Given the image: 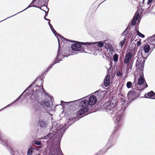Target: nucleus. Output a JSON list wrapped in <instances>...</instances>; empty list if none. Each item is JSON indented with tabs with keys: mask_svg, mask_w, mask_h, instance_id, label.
Returning a JSON list of instances; mask_svg holds the SVG:
<instances>
[{
	"mask_svg": "<svg viewBox=\"0 0 155 155\" xmlns=\"http://www.w3.org/2000/svg\"><path fill=\"white\" fill-rule=\"evenodd\" d=\"M49 69L48 68L45 72L42 73L28 88V92L25 97L28 100L30 98L31 102L37 103L35 107V112L37 114L43 112L44 110H46L50 105L49 101L52 100V97L45 92L43 86L44 81L42 77L47 74Z\"/></svg>",
	"mask_w": 155,
	"mask_h": 155,
	"instance_id": "obj_1",
	"label": "nucleus"
},
{
	"mask_svg": "<svg viewBox=\"0 0 155 155\" xmlns=\"http://www.w3.org/2000/svg\"><path fill=\"white\" fill-rule=\"evenodd\" d=\"M103 106L106 111L109 114H115L114 119L115 123L117 124V126L115 127L112 133L113 135V134H114L123 124V113L119 111V110L117 109V106L115 104L110 103L109 101H107L106 103L104 104Z\"/></svg>",
	"mask_w": 155,
	"mask_h": 155,
	"instance_id": "obj_2",
	"label": "nucleus"
},
{
	"mask_svg": "<svg viewBox=\"0 0 155 155\" xmlns=\"http://www.w3.org/2000/svg\"><path fill=\"white\" fill-rule=\"evenodd\" d=\"M71 120L70 119H69L67 123L65 124L64 126H62L61 128H60L61 126L59 123L55 121L53 122L52 128L51 129V131L52 133L48 134L46 136L41 138V139H47L48 138L51 139L56 135V137L58 138V139L60 140L65 131L72 124L71 123H69V122L71 121Z\"/></svg>",
	"mask_w": 155,
	"mask_h": 155,
	"instance_id": "obj_3",
	"label": "nucleus"
},
{
	"mask_svg": "<svg viewBox=\"0 0 155 155\" xmlns=\"http://www.w3.org/2000/svg\"><path fill=\"white\" fill-rule=\"evenodd\" d=\"M55 35H54L57 38L58 43V48L57 54L54 60L48 68H51L55 64L59 63L60 61H62V58H64L65 57L67 58L69 55L67 56V55H65V54H66V52L65 51L64 47V45H62V44L61 43V44H60L59 40L58 37V36L60 39H63L65 41H74L73 40H69L64 38L57 32V33H55Z\"/></svg>",
	"mask_w": 155,
	"mask_h": 155,
	"instance_id": "obj_4",
	"label": "nucleus"
},
{
	"mask_svg": "<svg viewBox=\"0 0 155 155\" xmlns=\"http://www.w3.org/2000/svg\"><path fill=\"white\" fill-rule=\"evenodd\" d=\"M143 68H137L135 73V74H137L138 72H139V75L140 76L137 82V84H136V82L135 81L133 83V84H135L136 87L137 88L140 87V88H139L140 90H143L145 88L147 87H148V85L146 82L145 80L143 78Z\"/></svg>",
	"mask_w": 155,
	"mask_h": 155,
	"instance_id": "obj_5",
	"label": "nucleus"
},
{
	"mask_svg": "<svg viewBox=\"0 0 155 155\" xmlns=\"http://www.w3.org/2000/svg\"><path fill=\"white\" fill-rule=\"evenodd\" d=\"M143 49L144 52V55H142L143 61L142 60H137L136 65V68H144L145 60L148 57L150 53L149 54V52L150 51L151 48L149 44H147L144 46Z\"/></svg>",
	"mask_w": 155,
	"mask_h": 155,
	"instance_id": "obj_6",
	"label": "nucleus"
},
{
	"mask_svg": "<svg viewBox=\"0 0 155 155\" xmlns=\"http://www.w3.org/2000/svg\"><path fill=\"white\" fill-rule=\"evenodd\" d=\"M70 42L73 43L71 45L72 53H74L76 54L78 53V51H80V52L87 53V52L84 49V47L82 46V45H84L82 43H84V42L75 41H74Z\"/></svg>",
	"mask_w": 155,
	"mask_h": 155,
	"instance_id": "obj_7",
	"label": "nucleus"
},
{
	"mask_svg": "<svg viewBox=\"0 0 155 155\" xmlns=\"http://www.w3.org/2000/svg\"><path fill=\"white\" fill-rule=\"evenodd\" d=\"M84 46V48H87V50H89L91 52L99 51L100 49L96 46L94 42H86L82 43Z\"/></svg>",
	"mask_w": 155,
	"mask_h": 155,
	"instance_id": "obj_8",
	"label": "nucleus"
},
{
	"mask_svg": "<svg viewBox=\"0 0 155 155\" xmlns=\"http://www.w3.org/2000/svg\"><path fill=\"white\" fill-rule=\"evenodd\" d=\"M49 154V155H64L60 151L58 146H52L50 149Z\"/></svg>",
	"mask_w": 155,
	"mask_h": 155,
	"instance_id": "obj_9",
	"label": "nucleus"
},
{
	"mask_svg": "<svg viewBox=\"0 0 155 155\" xmlns=\"http://www.w3.org/2000/svg\"><path fill=\"white\" fill-rule=\"evenodd\" d=\"M79 103V106L81 107H88L90 106L87 100V97H86L78 100Z\"/></svg>",
	"mask_w": 155,
	"mask_h": 155,
	"instance_id": "obj_10",
	"label": "nucleus"
},
{
	"mask_svg": "<svg viewBox=\"0 0 155 155\" xmlns=\"http://www.w3.org/2000/svg\"><path fill=\"white\" fill-rule=\"evenodd\" d=\"M139 96L138 94L133 91H129L127 94V97L130 102L132 101Z\"/></svg>",
	"mask_w": 155,
	"mask_h": 155,
	"instance_id": "obj_11",
	"label": "nucleus"
},
{
	"mask_svg": "<svg viewBox=\"0 0 155 155\" xmlns=\"http://www.w3.org/2000/svg\"><path fill=\"white\" fill-rule=\"evenodd\" d=\"M112 69L113 68H109L107 70L108 74L106 76L104 80V85L106 87H107L110 84V76L112 75Z\"/></svg>",
	"mask_w": 155,
	"mask_h": 155,
	"instance_id": "obj_12",
	"label": "nucleus"
},
{
	"mask_svg": "<svg viewBox=\"0 0 155 155\" xmlns=\"http://www.w3.org/2000/svg\"><path fill=\"white\" fill-rule=\"evenodd\" d=\"M87 97L90 106H93L96 104L97 101V98L96 97L92 95L89 96H88Z\"/></svg>",
	"mask_w": 155,
	"mask_h": 155,
	"instance_id": "obj_13",
	"label": "nucleus"
},
{
	"mask_svg": "<svg viewBox=\"0 0 155 155\" xmlns=\"http://www.w3.org/2000/svg\"><path fill=\"white\" fill-rule=\"evenodd\" d=\"M47 0H33L31 4L35 3L38 6H45L47 3Z\"/></svg>",
	"mask_w": 155,
	"mask_h": 155,
	"instance_id": "obj_14",
	"label": "nucleus"
},
{
	"mask_svg": "<svg viewBox=\"0 0 155 155\" xmlns=\"http://www.w3.org/2000/svg\"><path fill=\"white\" fill-rule=\"evenodd\" d=\"M0 143L7 147L9 145L7 138L3 136L1 132H0Z\"/></svg>",
	"mask_w": 155,
	"mask_h": 155,
	"instance_id": "obj_15",
	"label": "nucleus"
},
{
	"mask_svg": "<svg viewBox=\"0 0 155 155\" xmlns=\"http://www.w3.org/2000/svg\"><path fill=\"white\" fill-rule=\"evenodd\" d=\"M78 100H76L75 101H72L68 102H65L63 101H61V105H62L63 106V107L64 108L65 107V106H64L65 105H70L71 106H72L73 107L74 106V105H76V104L78 103Z\"/></svg>",
	"mask_w": 155,
	"mask_h": 155,
	"instance_id": "obj_16",
	"label": "nucleus"
},
{
	"mask_svg": "<svg viewBox=\"0 0 155 155\" xmlns=\"http://www.w3.org/2000/svg\"><path fill=\"white\" fill-rule=\"evenodd\" d=\"M140 16L139 13H138L137 15H135L131 21L130 24L132 26H134L136 24V22L138 20Z\"/></svg>",
	"mask_w": 155,
	"mask_h": 155,
	"instance_id": "obj_17",
	"label": "nucleus"
},
{
	"mask_svg": "<svg viewBox=\"0 0 155 155\" xmlns=\"http://www.w3.org/2000/svg\"><path fill=\"white\" fill-rule=\"evenodd\" d=\"M77 112V115H81L87 113L89 110L88 107H81Z\"/></svg>",
	"mask_w": 155,
	"mask_h": 155,
	"instance_id": "obj_18",
	"label": "nucleus"
},
{
	"mask_svg": "<svg viewBox=\"0 0 155 155\" xmlns=\"http://www.w3.org/2000/svg\"><path fill=\"white\" fill-rule=\"evenodd\" d=\"M38 124L41 129L45 128L48 127L46 122L41 119L39 120Z\"/></svg>",
	"mask_w": 155,
	"mask_h": 155,
	"instance_id": "obj_19",
	"label": "nucleus"
},
{
	"mask_svg": "<svg viewBox=\"0 0 155 155\" xmlns=\"http://www.w3.org/2000/svg\"><path fill=\"white\" fill-rule=\"evenodd\" d=\"M31 7H37V6L35 5L34 4H31V3L30 5H29L28 6V7L27 8H26L24 9L23 10H22V11H20V12H18L16 14H15V15H13L12 16H11L10 17H8L6 18L5 19H4V20H2L1 21H0V22H2V21H4L6 20L7 19H8L10 18H11V17H13V16H14L15 15H16L19 14V13H21V12H23V11L26 10H27L28 8H29Z\"/></svg>",
	"mask_w": 155,
	"mask_h": 155,
	"instance_id": "obj_20",
	"label": "nucleus"
},
{
	"mask_svg": "<svg viewBox=\"0 0 155 155\" xmlns=\"http://www.w3.org/2000/svg\"><path fill=\"white\" fill-rule=\"evenodd\" d=\"M130 60L125 57L124 59V63L125 64L127 65L126 68H132L133 66V62L129 63Z\"/></svg>",
	"mask_w": 155,
	"mask_h": 155,
	"instance_id": "obj_21",
	"label": "nucleus"
},
{
	"mask_svg": "<svg viewBox=\"0 0 155 155\" xmlns=\"http://www.w3.org/2000/svg\"><path fill=\"white\" fill-rule=\"evenodd\" d=\"M95 45L97 48H101L104 47V43L103 41H98L97 42H94Z\"/></svg>",
	"mask_w": 155,
	"mask_h": 155,
	"instance_id": "obj_22",
	"label": "nucleus"
},
{
	"mask_svg": "<svg viewBox=\"0 0 155 155\" xmlns=\"http://www.w3.org/2000/svg\"><path fill=\"white\" fill-rule=\"evenodd\" d=\"M27 90V89H26L25 90L24 92H23L22 93V94H21V95L19 96V97L17 99H16L15 100V101H14L12 103H11L10 104L8 105H7V106H6V107H4V108H2V109H1V110H2L3 109H4V108H5L6 107H9L10 105H12V104H13L14 103H15L16 101H18V100H19L20 98L21 97H22L23 95V94H24V92H25V91H26Z\"/></svg>",
	"mask_w": 155,
	"mask_h": 155,
	"instance_id": "obj_23",
	"label": "nucleus"
},
{
	"mask_svg": "<svg viewBox=\"0 0 155 155\" xmlns=\"http://www.w3.org/2000/svg\"><path fill=\"white\" fill-rule=\"evenodd\" d=\"M147 40L149 43L154 41H155V34L151 37H148Z\"/></svg>",
	"mask_w": 155,
	"mask_h": 155,
	"instance_id": "obj_24",
	"label": "nucleus"
},
{
	"mask_svg": "<svg viewBox=\"0 0 155 155\" xmlns=\"http://www.w3.org/2000/svg\"><path fill=\"white\" fill-rule=\"evenodd\" d=\"M115 143V142L113 140H111L110 139H109L108 140V142L106 144V147H107V149L110 147L112 145L114 144Z\"/></svg>",
	"mask_w": 155,
	"mask_h": 155,
	"instance_id": "obj_25",
	"label": "nucleus"
},
{
	"mask_svg": "<svg viewBox=\"0 0 155 155\" xmlns=\"http://www.w3.org/2000/svg\"><path fill=\"white\" fill-rule=\"evenodd\" d=\"M147 95L150 97H151L152 99H155V94L152 91L148 93Z\"/></svg>",
	"mask_w": 155,
	"mask_h": 155,
	"instance_id": "obj_26",
	"label": "nucleus"
},
{
	"mask_svg": "<svg viewBox=\"0 0 155 155\" xmlns=\"http://www.w3.org/2000/svg\"><path fill=\"white\" fill-rule=\"evenodd\" d=\"M119 55L118 54H114L113 56V61L114 62H117L118 59Z\"/></svg>",
	"mask_w": 155,
	"mask_h": 155,
	"instance_id": "obj_27",
	"label": "nucleus"
},
{
	"mask_svg": "<svg viewBox=\"0 0 155 155\" xmlns=\"http://www.w3.org/2000/svg\"><path fill=\"white\" fill-rule=\"evenodd\" d=\"M33 150V147H31L28 150L27 155H31Z\"/></svg>",
	"mask_w": 155,
	"mask_h": 155,
	"instance_id": "obj_28",
	"label": "nucleus"
},
{
	"mask_svg": "<svg viewBox=\"0 0 155 155\" xmlns=\"http://www.w3.org/2000/svg\"><path fill=\"white\" fill-rule=\"evenodd\" d=\"M142 50L143 48L140 49L138 51V53L137 54L139 56H140V58H141V57H142L143 58V57L142 56V55H144V54H143V53L142 52Z\"/></svg>",
	"mask_w": 155,
	"mask_h": 155,
	"instance_id": "obj_29",
	"label": "nucleus"
},
{
	"mask_svg": "<svg viewBox=\"0 0 155 155\" xmlns=\"http://www.w3.org/2000/svg\"><path fill=\"white\" fill-rule=\"evenodd\" d=\"M137 35L139 36L142 38H144L145 35L140 32L138 30L137 31Z\"/></svg>",
	"mask_w": 155,
	"mask_h": 155,
	"instance_id": "obj_30",
	"label": "nucleus"
},
{
	"mask_svg": "<svg viewBox=\"0 0 155 155\" xmlns=\"http://www.w3.org/2000/svg\"><path fill=\"white\" fill-rule=\"evenodd\" d=\"M33 143L34 144L37 145H41V142L37 140H35L34 141Z\"/></svg>",
	"mask_w": 155,
	"mask_h": 155,
	"instance_id": "obj_31",
	"label": "nucleus"
},
{
	"mask_svg": "<svg viewBox=\"0 0 155 155\" xmlns=\"http://www.w3.org/2000/svg\"><path fill=\"white\" fill-rule=\"evenodd\" d=\"M125 57L130 60L132 57V55L131 53L129 52L127 54H125Z\"/></svg>",
	"mask_w": 155,
	"mask_h": 155,
	"instance_id": "obj_32",
	"label": "nucleus"
},
{
	"mask_svg": "<svg viewBox=\"0 0 155 155\" xmlns=\"http://www.w3.org/2000/svg\"><path fill=\"white\" fill-rule=\"evenodd\" d=\"M107 49L109 50V52L111 54H112L114 52V51L112 48H111L109 45H108L107 47Z\"/></svg>",
	"mask_w": 155,
	"mask_h": 155,
	"instance_id": "obj_33",
	"label": "nucleus"
},
{
	"mask_svg": "<svg viewBox=\"0 0 155 155\" xmlns=\"http://www.w3.org/2000/svg\"><path fill=\"white\" fill-rule=\"evenodd\" d=\"M127 28H126V29L121 34V36H124L125 35V34L127 32V34H128V33L130 32L128 31H127Z\"/></svg>",
	"mask_w": 155,
	"mask_h": 155,
	"instance_id": "obj_34",
	"label": "nucleus"
},
{
	"mask_svg": "<svg viewBox=\"0 0 155 155\" xmlns=\"http://www.w3.org/2000/svg\"><path fill=\"white\" fill-rule=\"evenodd\" d=\"M9 151L11 153H12V155H15V153H16V152L15 151V150H14L13 149L11 148V147H9Z\"/></svg>",
	"mask_w": 155,
	"mask_h": 155,
	"instance_id": "obj_35",
	"label": "nucleus"
},
{
	"mask_svg": "<svg viewBox=\"0 0 155 155\" xmlns=\"http://www.w3.org/2000/svg\"><path fill=\"white\" fill-rule=\"evenodd\" d=\"M155 5H153L152 6H151V5H149L150 6L148 8V10L149 11V12L152 11Z\"/></svg>",
	"mask_w": 155,
	"mask_h": 155,
	"instance_id": "obj_36",
	"label": "nucleus"
},
{
	"mask_svg": "<svg viewBox=\"0 0 155 155\" xmlns=\"http://www.w3.org/2000/svg\"><path fill=\"white\" fill-rule=\"evenodd\" d=\"M51 30V31L53 32V33L54 34V35H55V33H57V31L55 30V29H54L53 26H52L50 28Z\"/></svg>",
	"mask_w": 155,
	"mask_h": 155,
	"instance_id": "obj_37",
	"label": "nucleus"
},
{
	"mask_svg": "<svg viewBox=\"0 0 155 155\" xmlns=\"http://www.w3.org/2000/svg\"><path fill=\"white\" fill-rule=\"evenodd\" d=\"M132 85V83L129 81L127 82V86L128 88H130L131 87V86Z\"/></svg>",
	"mask_w": 155,
	"mask_h": 155,
	"instance_id": "obj_38",
	"label": "nucleus"
},
{
	"mask_svg": "<svg viewBox=\"0 0 155 155\" xmlns=\"http://www.w3.org/2000/svg\"><path fill=\"white\" fill-rule=\"evenodd\" d=\"M135 34L134 31H131L129 33V35L130 37H134L135 36Z\"/></svg>",
	"mask_w": 155,
	"mask_h": 155,
	"instance_id": "obj_39",
	"label": "nucleus"
},
{
	"mask_svg": "<svg viewBox=\"0 0 155 155\" xmlns=\"http://www.w3.org/2000/svg\"><path fill=\"white\" fill-rule=\"evenodd\" d=\"M116 75L118 76H120L122 75V73L121 71H117L116 74Z\"/></svg>",
	"mask_w": 155,
	"mask_h": 155,
	"instance_id": "obj_40",
	"label": "nucleus"
},
{
	"mask_svg": "<svg viewBox=\"0 0 155 155\" xmlns=\"http://www.w3.org/2000/svg\"><path fill=\"white\" fill-rule=\"evenodd\" d=\"M150 45H152L150 47L151 48H152V50H151L150 51V53L153 51V49L155 48V44H150Z\"/></svg>",
	"mask_w": 155,
	"mask_h": 155,
	"instance_id": "obj_41",
	"label": "nucleus"
},
{
	"mask_svg": "<svg viewBox=\"0 0 155 155\" xmlns=\"http://www.w3.org/2000/svg\"><path fill=\"white\" fill-rule=\"evenodd\" d=\"M124 41H121L119 43V45L120 46L121 48H122V47L124 45Z\"/></svg>",
	"mask_w": 155,
	"mask_h": 155,
	"instance_id": "obj_42",
	"label": "nucleus"
},
{
	"mask_svg": "<svg viewBox=\"0 0 155 155\" xmlns=\"http://www.w3.org/2000/svg\"><path fill=\"white\" fill-rule=\"evenodd\" d=\"M153 0H148L147 2V4L148 5H151V3L153 2Z\"/></svg>",
	"mask_w": 155,
	"mask_h": 155,
	"instance_id": "obj_43",
	"label": "nucleus"
},
{
	"mask_svg": "<svg viewBox=\"0 0 155 155\" xmlns=\"http://www.w3.org/2000/svg\"><path fill=\"white\" fill-rule=\"evenodd\" d=\"M41 6H39V7H38L37 6V8H39L42 11L44 12H45V10H44L42 9L41 8Z\"/></svg>",
	"mask_w": 155,
	"mask_h": 155,
	"instance_id": "obj_44",
	"label": "nucleus"
},
{
	"mask_svg": "<svg viewBox=\"0 0 155 155\" xmlns=\"http://www.w3.org/2000/svg\"><path fill=\"white\" fill-rule=\"evenodd\" d=\"M137 44L138 46H140L141 45V42L140 41H137Z\"/></svg>",
	"mask_w": 155,
	"mask_h": 155,
	"instance_id": "obj_45",
	"label": "nucleus"
},
{
	"mask_svg": "<svg viewBox=\"0 0 155 155\" xmlns=\"http://www.w3.org/2000/svg\"><path fill=\"white\" fill-rule=\"evenodd\" d=\"M131 25H130V24H129L128 26H127V29H129V30H130L131 29Z\"/></svg>",
	"mask_w": 155,
	"mask_h": 155,
	"instance_id": "obj_46",
	"label": "nucleus"
},
{
	"mask_svg": "<svg viewBox=\"0 0 155 155\" xmlns=\"http://www.w3.org/2000/svg\"><path fill=\"white\" fill-rule=\"evenodd\" d=\"M47 5H48V4H47V2L46 3V5L45 6L46 7V8L48 10L47 11V12L48 13V12H49V8L48 7Z\"/></svg>",
	"mask_w": 155,
	"mask_h": 155,
	"instance_id": "obj_47",
	"label": "nucleus"
},
{
	"mask_svg": "<svg viewBox=\"0 0 155 155\" xmlns=\"http://www.w3.org/2000/svg\"><path fill=\"white\" fill-rule=\"evenodd\" d=\"M45 15L44 16V18H45V17H47L48 15V13L47 12H46L45 11Z\"/></svg>",
	"mask_w": 155,
	"mask_h": 155,
	"instance_id": "obj_48",
	"label": "nucleus"
},
{
	"mask_svg": "<svg viewBox=\"0 0 155 155\" xmlns=\"http://www.w3.org/2000/svg\"><path fill=\"white\" fill-rule=\"evenodd\" d=\"M44 19L45 20H46V21H48H48H49V22H50V21H50V19H48V18H46V17H45V18H44Z\"/></svg>",
	"mask_w": 155,
	"mask_h": 155,
	"instance_id": "obj_49",
	"label": "nucleus"
},
{
	"mask_svg": "<svg viewBox=\"0 0 155 155\" xmlns=\"http://www.w3.org/2000/svg\"><path fill=\"white\" fill-rule=\"evenodd\" d=\"M48 25H49V26L50 28L52 26V25H51V24L50 23V22L48 21Z\"/></svg>",
	"mask_w": 155,
	"mask_h": 155,
	"instance_id": "obj_50",
	"label": "nucleus"
},
{
	"mask_svg": "<svg viewBox=\"0 0 155 155\" xmlns=\"http://www.w3.org/2000/svg\"><path fill=\"white\" fill-rule=\"evenodd\" d=\"M123 100L124 99H121V100L122 101V103L124 104L125 103V102Z\"/></svg>",
	"mask_w": 155,
	"mask_h": 155,
	"instance_id": "obj_51",
	"label": "nucleus"
},
{
	"mask_svg": "<svg viewBox=\"0 0 155 155\" xmlns=\"http://www.w3.org/2000/svg\"><path fill=\"white\" fill-rule=\"evenodd\" d=\"M145 1V0H142V4H143V5L144 4Z\"/></svg>",
	"mask_w": 155,
	"mask_h": 155,
	"instance_id": "obj_52",
	"label": "nucleus"
},
{
	"mask_svg": "<svg viewBox=\"0 0 155 155\" xmlns=\"http://www.w3.org/2000/svg\"><path fill=\"white\" fill-rule=\"evenodd\" d=\"M99 91H96L94 93V94H97V93H99Z\"/></svg>",
	"mask_w": 155,
	"mask_h": 155,
	"instance_id": "obj_53",
	"label": "nucleus"
},
{
	"mask_svg": "<svg viewBox=\"0 0 155 155\" xmlns=\"http://www.w3.org/2000/svg\"><path fill=\"white\" fill-rule=\"evenodd\" d=\"M101 151H100V152H99V153H97L96 155H99V154H100V153L101 152Z\"/></svg>",
	"mask_w": 155,
	"mask_h": 155,
	"instance_id": "obj_54",
	"label": "nucleus"
},
{
	"mask_svg": "<svg viewBox=\"0 0 155 155\" xmlns=\"http://www.w3.org/2000/svg\"><path fill=\"white\" fill-rule=\"evenodd\" d=\"M46 112H47V113H48L49 114L50 113V111L49 110H48V111L46 110Z\"/></svg>",
	"mask_w": 155,
	"mask_h": 155,
	"instance_id": "obj_55",
	"label": "nucleus"
},
{
	"mask_svg": "<svg viewBox=\"0 0 155 155\" xmlns=\"http://www.w3.org/2000/svg\"><path fill=\"white\" fill-rule=\"evenodd\" d=\"M141 11L143 12V11L144 10V9H143V8H141Z\"/></svg>",
	"mask_w": 155,
	"mask_h": 155,
	"instance_id": "obj_56",
	"label": "nucleus"
},
{
	"mask_svg": "<svg viewBox=\"0 0 155 155\" xmlns=\"http://www.w3.org/2000/svg\"><path fill=\"white\" fill-rule=\"evenodd\" d=\"M49 1V0H48L47 1V4H48V2Z\"/></svg>",
	"mask_w": 155,
	"mask_h": 155,
	"instance_id": "obj_57",
	"label": "nucleus"
},
{
	"mask_svg": "<svg viewBox=\"0 0 155 155\" xmlns=\"http://www.w3.org/2000/svg\"><path fill=\"white\" fill-rule=\"evenodd\" d=\"M141 2H139V4H140V3Z\"/></svg>",
	"mask_w": 155,
	"mask_h": 155,
	"instance_id": "obj_58",
	"label": "nucleus"
},
{
	"mask_svg": "<svg viewBox=\"0 0 155 155\" xmlns=\"http://www.w3.org/2000/svg\"><path fill=\"white\" fill-rule=\"evenodd\" d=\"M109 68H111V66H110V67Z\"/></svg>",
	"mask_w": 155,
	"mask_h": 155,
	"instance_id": "obj_59",
	"label": "nucleus"
},
{
	"mask_svg": "<svg viewBox=\"0 0 155 155\" xmlns=\"http://www.w3.org/2000/svg\"><path fill=\"white\" fill-rule=\"evenodd\" d=\"M106 0H105V1H106ZM105 1H105H103V2L102 3H103V2H104Z\"/></svg>",
	"mask_w": 155,
	"mask_h": 155,
	"instance_id": "obj_60",
	"label": "nucleus"
},
{
	"mask_svg": "<svg viewBox=\"0 0 155 155\" xmlns=\"http://www.w3.org/2000/svg\"><path fill=\"white\" fill-rule=\"evenodd\" d=\"M139 57H138V59H139Z\"/></svg>",
	"mask_w": 155,
	"mask_h": 155,
	"instance_id": "obj_61",
	"label": "nucleus"
},
{
	"mask_svg": "<svg viewBox=\"0 0 155 155\" xmlns=\"http://www.w3.org/2000/svg\"><path fill=\"white\" fill-rule=\"evenodd\" d=\"M125 38L124 39V40H125Z\"/></svg>",
	"mask_w": 155,
	"mask_h": 155,
	"instance_id": "obj_62",
	"label": "nucleus"
},
{
	"mask_svg": "<svg viewBox=\"0 0 155 155\" xmlns=\"http://www.w3.org/2000/svg\"><path fill=\"white\" fill-rule=\"evenodd\" d=\"M101 4V3H100V4H99V5L100 4Z\"/></svg>",
	"mask_w": 155,
	"mask_h": 155,
	"instance_id": "obj_63",
	"label": "nucleus"
},
{
	"mask_svg": "<svg viewBox=\"0 0 155 155\" xmlns=\"http://www.w3.org/2000/svg\"><path fill=\"white\" fill-rule=\"evenodd\" d=\"M38 155H40V154H38Z\"/></svg>",
	"mask_w": 155,
	"mask_h": 155,
	"instance_id": "obj_64",
	"label": "nucleus"
}]
</instances>
